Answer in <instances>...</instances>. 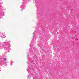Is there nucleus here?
Instances as JSON below:
<instances>
[{
    "label": "nucleus",
    "mask_w": 79,
    "mask_h": 79,
    "mask_svg": "<svg viewBox=\"0 0 79 79\" xmlns=\"http://www.w3.org/2000/svg\"><path fill=\"white\" fill-rule=\"evenodd\" d=\"M4 60H6V58H4Z\"/></svg>",
    "instance_id": "obj_1"
}]
</instances>
